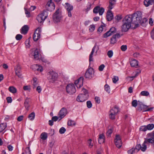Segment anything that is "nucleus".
Listing matches in <instances>:
<instances>
[{
	"label": "nucleus",
	"instance_id": "obj_1",
	"mask_svg": "<svg viewBox=\"0 0 154 154\" xmlns=\"http://www.w3.org/2000/svg\"><path fill=\"white\" fill-rule=\"evenodd\" d=\"M140 14L139 11L132 14L126 16L122 20V31L126 32L131 27L134 29L138 27L139 26L138 23L141 19Z\"/></svg>",
	"mask_w": 154,
	"mask_h": 154
},
{
	"label": "nucleus",
	"instance_id": "obj_2",
	"mask_svg": "<svg viewBox=\"0 0 154 154\" xmlns=\"http://www.w3.org/2000/svg\"><path fill=\"white\" fill-rule=\"evenodd\" d=\"M58 77L57 73L54 71H51L47 73V79L50 83H54L57 81Z\"/></svg>",
	"mask_w": 154,
	"mask_h": 154
},
{
	"label": "nucleus",
	"instance_id": "obj_3",
	"mask_svg": "<svg viewBox=\"0 0 154 154\" xmlns=\"http://www.w3.org/2000/svg\"><path fill=\"white\" fill-rule=\"evenodd\" d=\"M119 112V109L118 107L117 106L113 107L109 112V119L112 120L115 119V116Z\"/></svg>",
	"mask_w": 154,
	"mask_h": 154
},
{
	"label": "nucleus",
	"instance_id": "obj_4",
	"mask_svg": "<svg viewBox=\"0 0 154 154\" xmlns=\"http://www.w3.org/2000/svg\"><path fill=\"white\" fill-rule=\"evenodd\" d=\"M153 108V107L148 108V106L143 104L141 102H140L138 104L137 110L139 112L141 111L143 112L150 111H152Z\"/></svg>",
	"mask_w": 154,
	"mask_h": 154
},
{
	"label": "nucleus",
	"instance_id": "obj_5",
	"mask_svg": "<svg viewBox=\"0 0 154 154\" xmlns=\"http://www.w3.org/2000/svg\"><path fill=\"white\" fill-rule=\"evenodd\" d=\"M48 16V11L46 10H44L40 14H39L36 17V19L38 22L42 23Z\"/></svg>",
	"mask_w": 154,
	"mask_h": 154
},
{
	"label": "nucleus",
	"instance_id": "obj_6",
	"mask_svg": "<svg viewBox=\"0 0 154 154\" xmlns=\"http://www.w3.org/2000/svg\"><path fill=\"white\" fill-rule=\"evenodd\" d=\"M66 92L70 94H72L75 93L76 90L75 85L73 84H69L66 88Z\"/></svg>",
	"mask_w": 154,
	"mask_h": 154
},
{
	"label": "nucleus",
	"instance_id": "obj_7",
	"mask_svg": "<svg viewBox=\"0 0 154 154\" xmlns=\"http://www.w3.org/2000/svg\"><path fill=\"white\" fill-rule=\"evenodd\" d=\"M94 69L91 67L89 68V67L85 72V77L86 79H91L94 77Z\"/></svg>",
	"mask_w": 154,
	"mask_h": 154
},
{
	"label": "nucleus",
	"instance_id": "obj_8",
	"mask_svg": "<svg viewBox=\"0 0 154 154\" xmlns=\"http://www.w3.org/2000/svg\"><path fill=\"white\" fill-rule=\"evenodd\" d=\"M149 138H145V140L143 142L144 147L143 148V150L146 151L147 149V146L146 144L150 143L154 146V137H150Z\"/></svg>",
	"mask_w": 154,
	"mask_h": 154
},
{
	"label": "nucleus",
	"instance_id": "obj_9",
	"mask_svg": "<svg viewBox=\"0 0 154 154\" xmlns=\"http://www.w3.org/2000/svg\"><path fill=\"white\" fill-rule=\"evenodd\" d=\"M61 16L59 14V9H57L53 15V20L55 23L59 22L61 19Z\"/></svg>",
	"mask_w": 154,
	"mask_h": 154
},
{
	"label": "nucleus",
	"instance_id": "obj_10",
	"mask_svg": "<svg viewBox=\"0 0 154 154\" xmlns=\"http://www.w3.org/2000/svg\"><path fill=\"white\" fill-rule=\"evenodd\" d=\"M45 8L48 11H52L55 8V5L54 3L52 2V0H50L47 2Z\"/></svg>",
	"mask_w": 154,
	"mask_h": 154
},
{
	"label": "nucleus",
	"instance_id": "obj_11",
	"mask_svg": "<svg viewBox=\"0 0 154 154\" xmlns=\"http://www.w3.org/2000/svg\"><path fill=\"white\" fill-rule=\"evenodd\" d=\"M41 31V29L39 28L35 30L33 35V39L35 41H37L40 38Z\"/></svg>",
	"mask_w": 154,
	"mask_h": 154
},
{
	"label": "nucleus",
	"instance_id": "obj_12",
	"mask_svg": "<svg viewBox=\"0 0 154 154\" xmlns=\"http://www.w3.org/2000/svg\"><path fill=\"white\" fill-rule=\"evenodd\" d=\"M104 11V9L103 7H100L99 6L95 7L93 9V12L95 14L98 13L100 15H102Z\"/></svg>",
	"mask_w": 154,
	"mask_h": 154
},
{
	"label": "nucleus",
	"instance_id": "obj_13",
	"mask_svg": "<svg viewBox=\"0 0 154 154\" xmlns=\"http://www.w3.org/2000/svg\"><path fill=\"white\" fill-rule=\"evenodd\" d=\"M67 113V110L64 107L62 108L59 111L58 113L59 118H60L59 121H60L62 118H64L66 115Z\"/></svg>",
	"mask_w": 154,
	"mask_h": 154
},
{
	"label": "nucleus",
	"instance_id": "obj_14",
	"mask_svg": "<svg viewBox=\"0 0 154 154\" xmlns=\"http://www.w3.org/2000/svg\"><path fill=\"white\" fill-rule=\"evenodd\" d=\"M87 96V95L86 96L85 95L80 94L77 96L76 100L78 102H84L88 99V97Z\"/></svg>",
	"mask_w": 154,
	"mask_h": 154
},
{
	"label": "nucleus",
	"instance_id": "obj_15",
	"mask_svg": "<svg viewBox=\"0 0 154 154\" xmlns=\"http://www.w3.org/2000/svg\"><path fill=\"white\" fill-rule=\"evenodd\" d=\"M83 77H81L75 81V85L78 88H80L83 85Z\"/></svg>",
	"mask_w": 154,
	"mask_h": 154
},
{
	"label": "nucleus",
	"instance_id": "obj_16",
	"mask_svg": "<svg viewBox=\"0 0 154 154\" xmlns=\"http://www.w3.org/2000/svg\"><path fill=\"white\" fill-rule=\"evenodd\" d=\"M65 4L66 5L65 7L68 12V16L69 17H71L72 16L71 11L73 10V7L72 5L68 3H66Z\"/></svg>",
	"mask_w": 154,
	"mask_h": 154
},
{
	"label": "nucleus",
	"instance_id": "obj_17",
	"mask_svg": "<svg viewBox=\"0 0 154 154\" xmlns=\"http://www.w3.org/2000/svg\"><path fill=\"white\" fill-rule=\"evenodd\" d=\"M95 49L96 50V52H97L98 50L99 49V46H98L97 45L96 43L95 44L90 54L89 58V61L90 62L93 61V55Z\"/></svg>",
	"mask_w": 154,
	"mask_h": 154
},
{
	"label": "nucleus",
	"instance_id": "obj_18",
	"mask_svg": "<svg viewBox=\"0 0 154 154\" xmlns=\"http://www.w3.org/2000/svg\"><path fill=\"white\" fill-rule=\"evenodd\" d=\"M31 68L34 71H40V72H42L43 70L42 67L37 64H34L32 65Z\"/></svg>",
	"mask_w": 154,
	"mask_h": 154
},
{
	"label": "nucleus",
	"instance_id": "obj_19",
	"mask_svg": "<svg viewBox=\"0 0 154 154\" xmlns=\"http://www.w3.org/2000/svg\"><path fill=\"white\" fill-rule=\"evenodd\" d=\"M106 20L108 21H111L113 18V15L111 10H109L107 12Z\"/></svg>",
	"mask_w": 154,
	"mask_h": 154
},
{
	"label": "nucleus",
	"instance_id": "obj_20",
	"mask_svg": "<svg viewBox=\"0 0 154 154\" xmlns=\"http://www.w3.org/2000/svg\"><path fill=\"white\" fill-rule=\"evenodd\" d=\"M15 69V73L16 75L19 78H22V74L21 73V67L20 66L17 65Z\"/></svg>",
	"mask_w": 154,
	"mask_h": 154
},
{
	"label": "nucleus",
	"instance_id": "obj_21",
	"mask_svg": "<svg viewBox=\"0 0 154 154\" xmlns=\"http://www.w3.org/2000/svg\"><path fill=\"white\" fill-rule=\"evenodd\" d=\"M29 29L28 26L27 25H25L23 26L21 29L20 32L22 34L24 35L26 34L27 33Z\"/></svg>",
	"mask_w": 154,
	"mask_h": 154
},
{
	"label": "nucleus",
	"instance_id": "obj_22",
	"mask_svg": "<svg viewBox=\"0 0 154 154\" xmlns=\"http://www.w3.org/2000/svg\"><path fill=\"white\" fill-rule=\"evenodd\" d=\"M139 12L140 13V17H141V19H140L139 22L138 23V24L139 25V24L140 23L141 25L142 26H146V18H144L142 20V14L141 12Z\"/></svg>",
	"mask_w": 154,
	"mask_h": 154
},
{
	"label": "nucleus",
	"instance_id": "obj_23",
	"mask_svg": "<svg viewBox=\"0 0 154 154\" xmlns=\"http://www.w3.org/2000/svg\"><path fill=\"white\" fill-rule=\"evenodd\" d=\"M130 63L131 66L132 67L137 68L138 66V61L135 59L131 60Z\"/></svg>",
	"mask_w": 154,
	"mask_h": 154
},
{
	"label": "nucleus",
	"instance_id": "obj_24",
	"mask_svg": "<svg viewBox=\"0 0 154 154\" xmlns=\"http://www.w3.org/2000/svg\"><path fill=\"white\" fill-rule=\"evenodd\" d=\"M144 4L145 6L147 7L149 5H152L154 4V0H144Z\"/></svg>",
	"mask_w": 154,
	"mask_h": 154
},
{
	"label": "nucleus",
	"instance_id": "obj_25",
	"mask_svg": "<svg viewBox=\"0 0 154 154\" xmlns=\"http://www.w3.org/2000/svg\"><path fill=\"white\" fill-rule=\"evenodd\" d=\"M29 99L28 98H26L25 100L24 103V106L26 110H29V107L30 106V105L29 104Z\"/></svg>",
	"mask_w": 154,
	"mask_h": 154
},
{
	"label": "nucleus",
	"instance_id": "obj_26",
	"mask_svg": "<svg viewBox=\"0 0 154 154\" xmlns=\"http://www.w3.org/2000/svg\"><path fill=\"white\" fill-rule=\"evenodd\" d=\"M142 146L140 144H137L135 148H134V149H135H135L137 150V152H138L140 149L143 152H145V151L143 150V148L144 147V146L143 145V143L142 144Z\"/></svg>",
	"mask_w": 154,
	"mask_h": 154
},
{
	"label": "nucleus",
	"instance_id": "obj_27",
	"mask_svg": "<svg viewBox=\"0 0 154 154\" xmlns=\"http://www.w3.org/2000/svg\"><path fill=\"white\" fill-rule=\"evenodd\" d=\"M34 56L36 60H38L39 59V51L37 48H36L34 51Z\"/></svg>",
	"mask_w": 154,
	"mask_h": 154
},
{
	"label": "nucleus",
	"instance_id": "obj_28",
	"mask_svg": "<svg viewBox=\"0 0 154 154\" xmlns=\"http://www.w3.org/2000/svg\"><path fill=\"white\" fill-rule=\"evenodd\" d=\"M109 5L108 8L109 9L111 10L113 8L114 5L116 4V2H114L112 1L111 0H109Z\"/></svg>",
	"mask_w": 154,
	"mask_h": 154
},
{
	"label": "nucleus",
	"instance_id": "obj_29",
	"mask_svg": "<svg viewBox=\"0 0 154 154\" xmlns=\"http://www.w3.org/2000/svg\"><path fill=\"white\" fill-rule=\"evenodd\" d=\"M6 123H2L0 124V132H2L6 128Z\"/></svg>",
	"mask_w": 154,
	"mask_h": 154
},
{
	"label": "nucleus",
	"instance_id": "obj_30",
	"mask_svg": "<svg viewBox=\"0 0 154 154\" xmlns=\"http://www.w3.org/2000/svg\"><path fill=\"white\" fill-rule=\"evenodd\" d=\"M33 88L35 89L37 87L38 84V82H37V79L36 78H34L33 79Z\"/></svg>",
	"mask_w": 154,
	"mask_h": 154
},
{
	"label": "nucleus",
	"instance_id": "obj_31",
	"mask_svg": "<svg viewBox=\"0 0 154 154\" xmlns=\"http://www.w3.org/2000/svg\"><path fill=\"white\" fill-rule=\"evenodd\" d=\"M35 114L34 112H32L28 116V118L31 121L35 119Z\"/></svg>",
	"mask_w": 154,
	"mask_h": 154
},
{
	"label": "nucleus",
	"instance_id": "obj_32",
	"mask_svg": "<svg viewBox=\"0 0 154 154\" xmlns=\"http://www.w3.org/2000/svg\"><path fill=\"white\" fill-rule=\"evenodd\" d=\"M9 91L12 93H15L17 92V89L13 86H10L9 88Z\"/></svg>",
	"mask_w": 154,
	"mask_h": 154
},
{
	"label": "nucleus",
	"instance_id": "obj_33",
	"mask_svg": "<svg viewBox=\"0 0 154 154\" xmlns=\"http://www.w3.org/2000/svg\"><path fill=\"white\" fill-rule=\"evenodd\" d=\"M48 137L47 134L45 132L42 133L40 135V137L43 140H46Z\"/></svg>",
	"mask_w": 154,
	"mask_h": 154
},
{
	"label": "nucleus",
	"instance_id": "obj_34",
	"mask_svg": "<svg viewBox=\"0 0 154 154\" xmlns=\"http://www.w3.org/2000/svg\"><path fill=\"white\" fill-rule=\"evenodd\" d=\"M114 142L115 143V145L118 148H120L121 147L122 145V140H121L120 143L119 142V141H115Z\"/></svg>",
	"mask_w": 154,
	"mask_h": 154
},
{
	"label": "nucleus",
	"instance_id": "obj_35",
	"mask_svg": "<svg viewBox=\"0 0 154 154\" xmlns=\"http://www.w3.org/2000/svg\"><path fill=\"white\" fill-rule=\"evenodd\" d=\"M147 129L148 130H151L154 128V124H149L146 125Z\"/></svg>",
	"mask_w": 154,
	"mask_h": 154
},
{
	"label": "nucleus",
	"instance_id": "obj_36",
	"mask_svg": "<svg viewBox=\"0 0 154 154\" xmlns=\"http://www.w3.org/2000/svg\"><path fill=\"white\" fill-rule=\"evenodd\" d=\"M117 42V40L116 38L112 36L110 39V44H111L114 45Z\"/></svg>",
	"mask_w": 154,
	"mask_h": 154
},
{
	"label": "nucleus",
	"instance_id": "obj_37",
	"mask_svg": "<svg viewBox=\"0 0 154 154\" xmlns=\"http://www.w3.org/2000/svg\"><path fill=\"white\" fill-rule=\"evenodd\" d=\"M104 88L105 91L108 93H109L110 92V87L109 85L106 84L104 86Z\"/></svg>",
	"mask_w": 154,
	"mask_h": 154
},
{
	"label": "nucleus",
	"instance_id": "obj_38",
	"mask_svg": "<svg viewBox=\"0 0 154 154\" xmlns=\"http://www.w3.org/2000/svg\"><path fill=\"white\" fill-rule=\"evenodd\" d=\"M75 122L72 120H69L67 122V125L68 126H73L75 125Z\"/></svg>",
	"mask_w": 154,
	"mask_h": 154
},
{
	"label": "nucleus",
	"instance_id": "obj_39",
	"mask_svg": "<svg viewBox=\"0 0 154 154\" xmlns=\"http://www.w3.org/2000/svg\"><path fill=\"white\" fill-rule=\"evenodd\" d=\"M82 93L81 94L85 95L86 96V95H87V96L88 97H89V94L88 91L86 89H85L84 88H83L82 90Z\"/></svg>",
	"mask_w": 154,
	"mask_h": 154
},
{
	"label": "nucleus",
	"instance_id": "obj_40",
	"mask_svg": "<svg viewBox=\"0 0 154 154\" xmlns=\"http://www.w3.org/2000/svg\"><path fill=\"white\" fill-rule=\"evenodd\" d=\"M147 130L146 125H143L141 126L139 128L140 131H145Z\"/></svg>",
	"mask_w": 154,
	"mask_h": 154
},
{
	"label": "nucleus",
	"instance_id": "obj_41",
	"mask_svg": "<svg viewBox=\"0 0 154 154\" xmlns=\"http://www.w3.org/2000/svg\"><path fill=\"white\" fill-rule=\"evenodd\" d=\"M140 94L143 96H147L149 95V93L147 91H144L141 92Z\"/></svg>",
	"mask_w": 154,
	"mask_h": 154
},
{
	"label": "nucleus",
	"instance_id": "obj_42",
	"mask_svg": "<svg viewBox=\"0 0 154 154\" xmlns=\"http://www.w3.org/2000/svg\"><path fill=\"white\" fill-rule=\"evenodd\" d=\"M112 35V34L111 33H110V32L109 30L103 34V37L106 38Z\"/></svg>",
	"mask_w": 154,
	"mask_h": 154
},
{
	"label": "nucleus",
	"instance_id": "obj_43",
	"mask_svg": "<svg viewBox=\"0 0 154 154\" xmlns=\"http://www.w3.org/2000/svg\"><path fill=\"white\" fill-rule=\"evenodd\" d=\"M106 25L105 24H103V25H101L100 27H99L97 29V32L100 33L102 32L103 30V27H105Z\"/></svg>",
	"mask_w": 154,
	"mask_h": 154
},
{
	"label": "nucleus",
	"instance_id": "obj_44",
	"mask_svg": "<svg viewBox=\"0 0 154 154\" xmlns=\"http://www.w3.org/2000/svg\"><path fill=\"white\" fill-rule=\"evenodd\" d=\"M113 129L112 128L109 129L106 132V135L108 136H110L113 132Z\"/></svg>",
	"mask_w": 154,
	"mask_h": 154
},
{
	"label": "nucleus",
	"instance_id": "obj_45",
	"mask_svg": "<svg viewBox=\"0 0 154 154\" xmlns=\"http://www.w3.org/2000/svg\"><path fill=\"white\" fill-rule=\"evenodd\" d=\"M109 30L112 35L116 32V29L114 27L111 28Z\"/></svg>",
	"mask_w": 154,
	"mask_h": 154
},
{
	"label": "nucleus",
	"instance_id": "obj_46",
	"mask_svg": "<svg viewBox=\"0 0 154 154\" xmlns=\"http://www.w3.org/2000/svg\"><path fill=\"white\" fill-rule=\"evenodd\" d=\"M132 106L134 107H136L137 105V101L136 100H133L131 103Z\"/></svg>",
	"mask_w": 154,
	"mask_h": 154
},
{
	"label": "nucleus",
	"instance_id": "obj_47",
	"mask_svg": "<svg viewBox=\"0 0 154 154\" xmlns=\"http://www.w3.org/2000/svg\"><path fill=\"white\" fill-rule=\"evenodd\" d=\"M121 140V139L120 136L119 135H116V136L115 138V139L114 142L116 141H119L120 143Z\"/></svg>",
	"mask_w": 154,
	"mask_h": 154
},
{
	"label": "nucleus",
	"instance_id": "obj_48",
	"mask_svg": "<svg viewBox=\"0 0 154 154\" xmlns=\"http://www.w3.org/2000/svg\"><path fill=\"white\" fill-rule=\"evenodd\" d=\"M66 131V129L63 127H62L59 130V132L60 134L64 133Z\"/></svg>",
	"mask_w": 154,
	"mask_h": 154
},
{
	"label": "nucleus",
	"instance_id": "obj_49",
	"mask_svg": "<svg viewBox=\"0 0 154 154\" xmlns=\"http://www.w3.org/2000/svg\"><path fill=\"white\" fill-rule=\"evenodd\" d=\"M86 104L88 108H90L92 107V104L90 100L86 102Z\"/></svg>",
	"mask_w": 154,
	"mask_h": 154
},
{
	"label": "nucleus",
	"instance_id": "obj_50",
	"mask_svg": "<svg viewBox=\"0 0 154 154\" xmlns=\"http://www.w3.org/2000/svg\"><path fill=\"white\" fill-rule=\"evenodd\" d=\"M22 37L23 36L22 35L18 34L16 35L15 38L17 40L19 41L22 38Z\"/></svg>",
	"mask_w": 154,
	"mask_h": 154
},
{
	"label": "nucleus",
	"instance_id": "obj_51",
	"mask_svg": "<svg viewBox=\"0 0 154 154\" xmlns=\"http://www.w3.org/2000/svg\"><path fill=\"white\" fill-rule=\"evenodd\" d=\"M107 54L109 57H111L113 54L112 51V50H110L108 51L107 52Z\"/></svg>",
	"mask_w": 154,
	"mask_h": 154
},
{
	"label": "nucleus",
	"instance_id": "obj_52",
	"mask_svg": "<svg viewBox=\"0 0 154 154\" xmlns=\"http://www.w3.org/2000/svg\"><path fill=\"white\" fill-rule=\"evenodd\" d=\"M90 27L89 30L90 32H93L95 29V26L94 25H91L90 26Z\"/></svg>",
	"mask_w": 154,
	"mask_h": 154
},
{
	"label": "nucleus",
	"instance_id": "obj_53",
	"mask_svg": "<svg viewBox=\"0 0 154 154\" xmlns=\"http://www.w3.org/2000/svg\"><path fill=\"white\" fill-rule=\"evenodd\" d=\"M23 89L25 91H30V87L29 85L24 86L23 87Z\"/></svg>",
	"mask_w": 154,
	"mask_h": 154
},
{
	"label": "nucleus",
	"instance_id": "obj_54",
	"mask_svg": "<svg viewBox=\"0 0 154 154\" xmlns=\"http://www.w3.org/2000/svg\"><path fill=\"white\" fill-rule=\"evenodd\" d=\"M113 82L116 83L117 81L119 80V78L118 76H114V77L112 78Z\"/></svg>",
	"mask_w": 154,
	"mask_h": 154
},
{
	"label": "nucleus",
	"instance_id": "obj_55",
	"mask_svg": "<svg viewBox=\"0 0 154 154\" xmlns=\"http://www.w3.org/2000/svg\"><path fill=\"white\" fill-rule=\"evenodd\" d=\"M135 152V149L134 148H131V149L129 150L127 152L128 154H133V153Z\"/></svg>",
	"mask_w": 154,
	"mask_h": 154
},
{
	"label": "nucleus",
	"instance_id": "obj_56",
	"mask_svg": "<svg viewBox=\"0 0 154 154\" xmlns=\"http://www.w3.org/2000/svg\"><path fill=\"white\" fill-rule=\"evenodd\" d=\"M122 18V16L119 15H116L115 17V19L118 21L121 20Z\"/></svg>",
	"mask_w": 154,
	"mask_h": 154
},
{
	"label": "nucleus",
	"instance_id": "obj_57",
	"mask_svg": "<svg viewBox=\"0 0 154 154\" xmlns=\"http://www.w3.org/2000/svg\"><path fill=\"white\" fill-rule=\"evenodd\" d=\"M121 49L122 51H125L127 49V46L126 45H122L121 47Z\"/></svg>",
	"mask_w": 154,
	"mask_h": 154
},
{
	"label": "nucleus",
	"instance_id": "obj_58",
	"mask_svg": "<svg viewBox=\"0 0 154 154\" xmlns=\"http://www.w3.org/2000/svg\"><path fill=\"white\" fill-rule=\"evenodd\" d=\"M147 136L148 137H154V130L152 132L148 134H147Z\"/></svg>",
	"mask_w": 154,
	"mask_h": 154
},
{
	"label": "nucleus",
	"instance_id": "obj_59",
	"mask_svg": "<svg viewBox=\"0 0 154 154\" xmlns=\"http://www.w3.org/2000/svg\"><path fill=\"white\" fill-rule=\"evenodd\" d=\"M91 6V5L89 3L88 5L87 6V8L85 9V11L87 13L90 9Z\"/></svg>",
	"mask_w": 154,
	"mask_h": 154
},
{
	"label": "nucleus",
	"instance_id": "obj_60",
	"mask_svg": "<svg viewBox=\"0 0 154 154\" xmlns=\"http://www.w3.org/2000/svg\"><path fill=\"white\" fill-rule=\"evenodd\" d=\"M105 67V65L103 64H101L99 67L98 69L99 71H101L103 70V69Z\"/></svg>",
	"mask_w": 154,
	"mask_h": 154
},
{
	"label": "nucleus",
	"instance_id": "obj_61",
	"mask_svg": "<svg viewBox=\"0 0 154 154\" xmlns=\"http://www.w3.org/2000/svg\"><path fill=\"white\" fill-rule=\"evenodd\" d=\"M6 99L7 103H11L12 101V99L11 97H8L6 98Z\"/></svg>",
	"mask_w": 154,
	"mask_h": 154
},
{
	"label": "nucleus",
	"instance_id": "obj_62",
	"mask_svg": "<svg viewBox=\"0 0 154 154\" xmlns=\"http://www.w3.org/2000/svg\"><path fill=\"white\" fill-rule=\"evenodd\" d=\"M91 141H92V140L91 139H89L88 140V142L89 144V146L90 148H91L93 146V144L91 143Z\"/></svg>",
	"mask_w": 154,
	"mask_h": 154
},
{
	"label": "nucleus",
	"instance_id": "obj_63",
	"mask_svg": "<svg viewBox=\"0 0 154 154\" xmlns=\"http://www.w3.org/2000/svg\"><path fill=\"white\" fill-rule=\"evenodd\" d=\"M95 100L97 103L99 104L100 103V100L99 97H95Z\"/></svg>",
	"mask_w": 154,
	"mask_h": 154
},
{
	"label": "nucleus",
	"instance_id": "obj_64",
	"mask_svg": "<svg viewBox=\"0 0 154 154\" xmlns=\"http://www.w3.org/2000/svg\"><path fill=\"white\" fill-rule=\"evenodd\" d=\"M36 91L38 93H40L42 91V88L40 86H38L36 89Z\"/></svg>",
	"mask_w": 154,
	"mask_h": 154
}]
</instances>
